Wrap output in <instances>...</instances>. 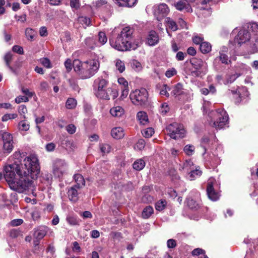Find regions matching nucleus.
Here are the masks:
<instances>
[{
  "mask_svg": "<svg viewBox=\"0 0 258 258\" xmlns=\"http://www.w3.org/2000/svg\"><path fill=\"white\" fill-rule=\"evenodd\" d=\"M20 151L13 155L14 163L5 168L4 177L10 188L19 193H23L32 186L33 179H36L40 169L37 158L34 156L25 157Z\"/></svg>",
  "mask_w": 258,
  "mask_h": 258,
  "instance_id": "f257e3e1",
  "label": "nucleus"
},
{
  "mask_svg": "<svg viewBox=\"0 0 258 258\" xmlns=\"http://www.w3.org/2000/svg\"><path fill=\"white\" fill-rule=\"evenodd\" d=\"M73 66L80 78L87 79L93 76L98 72L100 63L97 58L90 59L83 62L75 59Z\"/></svg>",
  "mask_w": 258,
  "mask_h": 258,
  "instance_id": "f03ea898",
  "label": "nucleus"
},
{
  "mask_svg": "<svg viewBox=\"0 0 258 258\" xmlns=\"http://www.w3.org/2000/svg\"><path fill=\"white\" fill-rule=\"evenodd\" d=\"M134 32L130 26L123 28L115 40L110 39L111 46L119 51H126L132 48L131 40Z\"/></svg>",
  "mask_w": 258,
  "mask_h": 258,
  "instance_id": "7ed1b4c3",
  "label": "nucleus"
},
{
  "mask_svg": "<svg viewBox=\"0 0 258 258\" xmlns=\"http://www.w3.org/2000/svg\"><path fill=\"white\" fill-rule=\"evenodd\" d=\"M108 82L102 78H98L95 80L94 84L97 89L95 91L96 96L101 99L109 100L110 96L113 98L117 96L116 92L112 88L107 87Z\"/></svg>",
  "mask_w": 258,
  "mask_h": 258,
  "instance_id": "20e7f679",
  "label": "nucleus"
},
{
  "mask_svg": "<svg viewBox=\"0 0 258 258\" xmlns=\"http://www.w3.org/2000/svg\"><path fill=\"white\" fill-rule=\"evenodd\" d=\"M167 133L169 136L175 140L182 138L185 134V131L182 124L173 122L169 124L166 128Z\"/></svg>",
  "mask_w": 258,
  "mask_h": 258,
  "instance_id": "39448f33",
  "label": "nucleus"
},
{
  "mask_svg": "<svg viewBox=\"0 0 258 258\" xmlns=\"http://www.w3.org/2000/svg\"><path fill=\"white\" fill-rule=\"evenodd\" d=\"M130 97L134 104L142 105L145 104L148 100V93L146 89L141 88L131 92Z\"/></svg>",
  "mask_w": 258,
  "mask_h": 258,
  "instance_id": "423d86ee",
  "label": "nucleus"
},
{
  "mask_svg": "<svg viewBox=\"0 0 258 258\" xmlns=\"http://www.w3.org/2000/svg\"><path fill=\"white\" fill-rule=\"evenodd\" d=\"M213 114L217 118V120L212 121V126L216 129L223 128L227 123L229 117L227 113L223 109H218L213 112Z\"/></svg>",
  "mask_w": 258,
  "mask_h": 258,
  "instance_id": "0eeeda50",
  "label": "nucleus"
},
{
  "mask_svg": "<svg viewBox=\"0 0 258 258\" xmlns=\"http://www.w3.org/2000/svg\"><path fill=\"white\" fill-rule=\"evenodd\" d=\"M3 141V150L6 153H11L14 148L13 140L12 135L9 133L0 131V139Z\"/></svg>",
  "mask_w": 258,
  "mask_h": 258,
  "instance_id": "6e6552de",
  "label": "nucleus"
},
{
  "mask_svg": "<svg viewBox=\"0 0 258 258\" xmlns=\"http://www.w3.org/2000/svg\"><path fill=\"white\" fill-rule=\"evenodd\" d=\"M68 165L64 160H55L53 164V172L55 176L59 177L67 170Z\"/></svg>",
  "mask_w": 258,
  "mask_h": 258,
  "instance_id": "1a4fd4ad",
  "label": "nucleus"
},
{
  "mask_svg": "<svg viewBox=\"0 0 258 258\" xmlns=\"http://www.w3.org/2000/svg\"><path fill=\"white\" fill-rule=\"evenodd\" d=\"M169 12V9L164 3L154 6V14L157 16L158 20L160 21L165 17Z\"/></svg>",
  "mask_w": 258,
  "mask_h": 258,
  "instance_id": "9d476101",
  "label": "nucleus"
},
{
  "mask_svg": "<svg viewBox=\"0 0 258 258\" xmlns=\"http://www.w3.org/2000/svg\"><path fill=\"white\" fill-rule=\"evenodd\" d=\"M250 38V33L246 29H240L234 38V43L241 45L248 41Z\"/></svg>",
  "mask_w": 258,
  "mask_h": 258,
  "instance_id": "9b49d317",
  "label": "nucleus"
},
{
  "mask_svg": "<svg viewBox=\"0 0 258 258\" xmlns=\"http://www.w3.org/2000/svg\"><path fill=\"white\" fill-rule=\"evenodd\" d=\"M214 179L210 178L208 180L207 186V194L209 198L213 201H216L219 199L220 195L216 192L213 187Z\"/></svg>",
  "mask_w": 258,
  "mask_h": 258,
  "instance_id": "f8f14e48",
  "label": "nucleus"
},
{
  "mask_svg": "<svg viewBox=\"0 0 258 258\" xmlns=\"http://www.w3.org/2000/svg\"><path fill=\"white\" fill-rule=\"evenodd\" d=\"M187 0H179L174 4L176 9L182 11L185 10L187 12H192L191 8L188 4Z\"/></svg>",
  "mask_w": 258,
  "mask_h": 258,
  "instance_id": "ddd939ff",
  "label": "nucleus"
},
{
  "mask_svg": "<svg viewBox=\"0 0 258 258\" xmlns=\"http://www.w3.org/2000/svg\"><path fill=\"white\" fill-rule=\"evenodd\" d=\"M48 228L45 226H41L35 230L34 237L35 239L40 240L42 239L47 232Z\"/></svg>",
  "mask_w": 258,
  "mask_h": 258,
  "instance_id": "4468645a",
  "label": "nucleus"
},
{
  "mask_svg": "<svg viewBox=\"0 0 258 258\" xmlns=\"http://www.w3.org/2000/svg\"><path fill=\"white\" fill-rule=\"evenodd\" d=\"M159 41V37L157 33L154 31L150 32L148 38L147 43L150 46H154Z\"/></svg>",
  "mask_w": 258,
  "mask_h": 258,
  "instance_id": "2eb2a0df",
  "label": "nucleus"
},
{
  "mask_svg": "<svg viewBox=\"0 0 258 258\" xmlns=\"http://www.w3.org/2000/svg\"><path fill=\"white\" fill-rule=\"evenodd\" d=\"M78 188L75 186L71 187L68 190V194L70 199L72 202H76L78 200Z\"/></svg>",
  "mask_w": 258,
  "mask_h": 258,
  "instance_id": "dca6fc26",
  "label": "nucleus"
},
{
  "mask_svg": "<svg viewBox=\"0 0 258 258\" xmlns=\"http://www.w3.org/2000/svg\"><path fill=\"white\" fill-rule=\"evenodd\" d=\"M112 137L116 139H120L124 135V131L120 127H115L111 130Z\"/></svg>",
  "mask_w": 258,
  "mask_h": 258,
  "instance_id": "f3484780",
  "label": "nucleus"
},
{
  "mask_svg": "<svg viewBox=\"0 0 258 258\" xmlns=\"http://www.w3.org/2000/svg\"><path fill=\"white\" fill-rule=\"evenodd\" d=\"M84 43L87 48L91 49H93L95 47L98 46V43L96 42L95 39L92 37L86 38Z\"/></svg>",
  "mask_w": 258,
  "mask_h": 258,
  "instance_id": "a211bd4d",
  "label": "nucleus"
},
{
  "mask_svg": "<svg viewBox=\"0 0 258 258\" xmlns=\"http://www.w3.org/2000/svg\"><path fill=\"white\" fill-rule=\"evenodd\" d=\"M165 23L166 27L175 31L178 29V25L176 22L170 17H166L165 19Z\"/></svg>",
  "mask_w": 258,
  "mask_h": 258,
  "instance_id": "6ab92c4d",
  "label": "nucleus"
},
{
  "mask_svg": "<svg viewBox=\"0 0 258 258\" xmlns=\"http://www.w3.org/2000/svg\"><path fill=\"white\" fill-rule=\"evenodd\" d=\"M187 206L191 209H198L200 207L199 202L193 199L191 196H189L187 199Z\"/></svg>",
  "mask_w": 258,
  "mask_h": 258,
  "instance_id": "aec40b11",
  "label": "nucleus"
},
{
  "mask_svg": "<svg viewBox=\"0 0 258 258\" xmlns=\"http://www.w3.org/2000/svg\"><path fill=\"white\" fill-rule=\"evenodd\" d=\"M74 178L76 182V184L74 185L75 187H77L78 188H80L83 186L85 185V181L81 174H76L74 175Z\"/></svg>",
  "mask_w": 258,
  "mask_h": 258,
  "instance_id": "412c9836",
  "label": "nucleus"
},
{
  "mask_svg": "<svg viewBox=\"0 0 258 258\" xmlns=\"http://www.w3.org/2000/svg\"><path fill=\"white\" fill-rule=\"evenodd\" d=\"M217 60L225 64H229L231 62L227 55L222 52H219V55L215 59V61Z\"/></svg>",
  "mask_w": 258,
  "mask_h": 258,
  "instance_id": "4be33fe9",
  "label": "nucleus"
},
{
  "mask_svg": "<svg viewBox=\"0 0 258 258\" xmlns=\"http://www.w3.org/2000/svg\"><path fill=\"white\" fill-rule=\"evenodd\" d=\"M110 113L114 117H120L123 115L124 110L120 106H116L110 109Z\"/></svg>",
  "mask_w": 258,
  "mask_h": 258,
  "instance_id": "5701e85b",
  "label": "nucleus"
},
{
  "mask_svg": "<svg viewBox=\"0 0 258 258\" xmlns=\"http://www.w3.org/2000/svg\"><path fill=\"white\" fill-rule=\"evenodd\" d=\"M183 93V87L182 84L178 83L173 88L172 91H171V95L174 96H180Z\"/></svg>",
  "mask_w": 258,
  "mask_h": 258,
  "instance_id": "b1692460",
  "label": "nucleus"
},
{
  "mask_svg": "<svg viewBox=\"0 0 258 258\" xmlns=\"http://www.w3.org/2000/svg\"><path fill=\"white\" fill-rule=\"evenodd\" d=\"M137 117L141 124L144 125L148 123V117L145 112H139L137 114Z\"/></svg>",
  "mask_w": 258,
  "mask_h": 258,
  "instance_id": "393cba45",
  "label": "nucleus"
},
{
  "mask_svg": "<svg viewBox=\"0 0 258 258\" xmlns=\"http://www.w3.org/2000/svg\"><path fill=\"white\" fill-rule=\"evenodd\" d=\"M153 212L154 210L151 206H147L142 212V217L144 219H148L153 214Z\"/></svg>",
  "mask_w": 258,
  "mask_h": 258,
  "instance_id": "a878e982",
  "label": "nucleus"
},
{
  "mask_svg": "<svg viewBox=\"0 0 258 258\" xmlns=\"http://www.w3.org/2000/svg\"><path fill=\"white\" fill-rule=\"evenodd\" d=\"M145 162L142 159L137 160L133 164V168L134 169L140 171L142 170L145 166Z\"/></svg>",
  "mask_w": 258,
  "mask_h": 258,
  "instance_id": "bb28decb",
  "label": "nucleus"
},
{
  "mask_svg": "<svg viewBox=\"0 0 258 258\" xmlns=\"http://www.w3.org/2000/svg\"><path fill=\"white\" fill-rule=\"evenodd\" d=\"M36 35V32L33 29L27 28L25 30V35L29 41H33Z\"/></svg>",
  "mask_w": 258,
  "mask_h": 258,
  "instance_id": "cd10ccee",
  "label": "nucleus"
},
{
  "mask_svg": "<svg viewBox=\"0 0 258 258\" xmlns=\"http://www.w3.org/2000/svg\"><path fill=\"white\" fill-rule=\"evenodd\" d=\"M200 49L203 53H207L211 51V45L208 42H203L201 43Z\"/></svg>",
  "mask_w": 258,
  "mask_h": 258,
  "instance_id": "c85d7f7f",
  "label": "nucleus"
},
{
  "mask_svg": "<svg viewBox=\"0 0 258 258\" xmlns=\"http://www.w3.org/2000/svg\"><path fill=\"white\" fill-rule=\"evenodd\" d=\"M190 62H191V63L193 68L195 70L201 69L203 66V64H204L203 61L201 59H200L194 58V59H192L190 61Z\"/></svg>",
  "mask_w": 258,
  "mask_h": 258,
  "instance_id": "c756f323",
  "label": "nucleus"
},
{
  "mask_svg": "<svg viewBox=\"0 0 258 258\" xmlns=\"http://www.w3.org/2000/svg\"><path fill=\"white\" fill-rule=\"evenodd\" d=\"M115 64L116 70L120 73H122L125 69L124 63L121 60L117 59L115 60Z\"/></svg>",
  "mask_w": 258,
  "mask_h": 258,
  "instance_id": "7c9ffc66",
  "label": "nucleus"
},
{
  "mask_svg": "<svg viewBox=\"0 0 258 258\" xmlns=\"http://www.w3.org/2000/svg\"><path fill=\"white\" fill-rule=\"evenodd\" d=\"M202 171L199 169H196V170H192L189 173L188 178L190 180H195L197 177H200L202 175Z\"/></svg>",
  "mask_w": 258,
  "mask_h": 258,
  "instance_id": "2f4dec72",
  "label": "nucleus"
},
{
  "mask_svg": "<svg viewBox=\"0 0 258 258\" xmlns=\"http://www.w3.org/2000/svg\"><path fill=\"white\" fill-rule=\"evenodd\" d=\"M166 204L167 202L166 200H161L156 203L155 209L157 211H161L165 208Z\"/></svg>",
  "mask_w": 258,
  "mask_h": 258,
  "instance_id": "473e14b6",
  "label": "nucleus"
},
{
  "mask_svg": "<svg viewBox=\"0 0 258 258\" xmlns=\"http://www.w3.org/2000/svg\"><path fill=\"white\" fill-rule=\"evenodd\" d=\"M77 105V101L74 99V98H69L66 104V107L68 109H73Z\"/></svg>",
  "mask_w": 258,
  "mask_h": 258,
  "instance_id": "72a5a7b5",
  "label": "nucleus"
},
{
  "mask_svg": "<svg viewBox=\"0 0 258 258\" xmlns=\"http://www.w3.org/2000/svg\"><path fill=\"white\" fill-rule=\"evenodd\" d=\"M29 124L26 120H22L19 122L18 128L22 131H27L29 129Z\"/></svg>",
  "mask_w": 258,
  "mask_h": 258,
  "instance_id": "f704fd0d",
  "label": "nucleus"
},
{
  "mask_svg": "<svg viewBox=\"0 0 258 258\" xmlns=\"http://www.w3.org/2000/svg\"><path fill=\"white\" fill-rule=\"evenodd\" d=\"M170 90V88L166 84H164L160 89V94L161 96H165L166 97L169 96L168 91Z\"/></svg>",
  "mask_w": 258,
  "mask_h": 258,
  "instance_id": "c9c22d12",
  "label": "nucleus"
},
{
  "mask_svg": "<svg viewBox=\"0 0 258 258\" xmlns=\"http://www.w3.org/2000/svg\"><path fill=\"white\" fill-rule=\"evenodd\" d=\"M12 57L13 54L11 52L7 53L4 56V60L7 66L11 70H13V68L10 66V62L12 61Z\"/></svg>",
  "mask_w": 258,
  "mask_h": 258,
  "instance_id": "e433bc0d",
  "label": "nucleus"
},
{
  "mask_svg": "<svg viewBox=\"0 0 258 258\" xmlns=\"http://www.w3.org/2000/svg\"><path fill=\"white\" fill-rule=\"evenodd\" d=\"M107 40L105 33L103 32H100L98 33V43L101 45H104Z\"/></svg>",
  "mask_w": 258,
  "mask_h": 258,
  "instance_id": "4c0bfd02",
  "label": "nucleus"
},
{
  "mask_svg": "<svg viewBox=\"0 0 258 258\" xmlns=\"http://www.w3.org/2000/svg\"><path fill=\"white\" fill-rule=\"evenodd\" d=\"M100 150L103 154H107L110 152L111 147L109 144H100Z\"/></svg>",
  "mask_w": 258,
  "mask_h": 258,
  "instance_id": "58836bf2",
  "label": "nucleus"
},
{
  "mask_svg": "<svg viewBox=\"0 0 258 258\" xmlns=\"http://www.w3.org/2000/svg\"><path fill=\"white\" fill-rule=\"evenodd\" d=\"M131 64L132 68L136 71H140L142 70V67L141 63L136 60H133Z\"/></svg>",
  "mask_w": 258,
  "mask_h": 258,
  "instance_id": "ea45409f",
  "label": "nucleus"
},
{
  "mask_svg": "<svg viewBox=\"0 0 258 258\" xmlns=\"http://www.w3.org/2000/svg\"><path fill=\"white\" fill-rule=\"evenodd\" d=\"M183 150L186 155L190 156L194 152L195 147L191 145H187L184 147Z\"/></svg>",
  "mask_w": 258,
  "mask_h": 258,
  "instance_id": "a19ab883",
  "label": "nucleus"
},
{
  "mask_svg": "<svg viewBox=\"0 0 258 258\" xmlns=\"http://www.w3.org/2000/svg\"><path fill=\"white\" fill-rule=\"evenodd\" d=\"M239 75L234 74L232 75H228L226 78V83L227 84L233 82L238 77Z\"/></svg>",
  "mask_w": 258,
  "mask_h": 258,
  "instance_id": "79ce46f5",
  "label": "nucleus"
},
{
  "mask_svg": "<svg viewBox=\"0 0 258 258\" xmlns=\"http://www.w3.org/2000/svg\"><path fill=\"white\" fill-rule=\"evenodd\" d=\"M18 115L16 113L6 114L3 116L2 120L3 121H7L9 119H15L17 117Z\"/></svg>",
  "mask_w": 258,
  "mask_h": 258,
  "instance_id": "37998d69",
  "label": "nucleus"
},
{
  "mask_svg": "<svg viewBox=\"0 0 258 258\" xmlns=\"http://www.w3.org/2000/svg\"><path fill=\"white\" fill-rule=\"evenodd\" d=\"M154 133V129L152 127H149L146 130L144 131L142 134L145 138H149L151 137Z\"/></svg>",
  "mask_w": 258,
  "mask_h": 258,
  "instance_id": "c03bdc74",
  "label": "nucleus"
},
{
  "mask_svg": "<svg viewBox=\"0 0 258 258\" xmlns=\"http://www.w3.org/2000/svg\"><path fill=\"white\" fill-rule=\"evenodd\" d=\"M67 220L71 225L75 226L79 224V221L75 217L68 216L67 218Z\"/></svg>",
  "mask_w": 258,
  "mask_h": 258,
  "instance_id": "a18cd8bd",
  "label": "nucleus"
},
{
  "mask_svg": "<svg viewBox=\"0 0 258 258\" xmlns=\"http://www.w3.org/2000/svg\"><path fill=\"white\" fill-rule=\"evenodd\" d=\"M169 111V107L167 103H163L160 108V112L163 115L166 114Z\"/></svg>",
  "mask_w": 258,
  "mask_h": 258,
  "instance_id": "49530a36",
  "label": "nucleus"
},
{
  "mask_svg": "<svg viewBox=\"0 0 258 258\" xmlns=\"http://www.w3.org/2000/svg\"><path fill=\"white\" fill-rule=\"evenodd\" d=\"M18 111L20 115L23 116L24 118H26L25 114L27 112V109L25 105H21L19 106Z\"/></svg>",
  "mask_w": 258,
  "mask_h": 258,
  "instance_id": "de8ad7c7",
  "label": "nucleus"
},
{
  "mask_svg": "<svg viewBox=\"0 0 258 258\" xmlns=\"http://www.w3.org/2000/svg\"><path fill=\"white\" fill-rule=\"evenodd\" d=\"M29 101V98L27 96H19L15 98L16 103L19 104L21 102H27Z\"/></svg>",
  "mask_w": 258,
  "mask_h": 258,
  "instance_id": "09e8293b",
  "label": "nucleus"
},
{
  "mask_svg": "<svg viewBox=\"0 0 258 258\" xmlns=\"http://www.w3.org/2000/svg\"><path fill=\"white\" fill-rule=\"evenodd\" d=\"M12 50L19 54H23L24 53L23 48L19 45H14L12 48Z\"/></svg>",
  "mask_w": 258,
  "mask_h": 258,
  "instance_id": "8fccbe9b",
  "label": "nucleus"
},
{
  "mask_svg": "<svg viewBox=\"0 0 258 258\" xmlns=\"http://www.w3.org/2000/svg\"><path fill=\"white\" fill-rule=\"evenodd\" d=\"M250 29L255 35H258V23L252 22L250 24Z\"/></svg>",
  "mask_w": 258,
  "mask_h": 258,
  "instance_id": "3c124183",
  "label": "nucleus"
},
{
  "mask_svg": "<svg viewBox=\"0 0 258 258\" xmlns=\"http://www.w3.org/2000/svg\"><path fill=\"white\" fill-rule=\"evenodd\" d=\"M41 63L47 68H51L50 62L47 58H42L40 60Z\"/></svg>",
  "mask_w": 258,
  "mask_h": 258,
  "instance_id": "603ef678",
  "label": "nucleus"
},
{
  "mask_svg": "<svg viewBox=\"0 0 258 258\" xmlns=\"http://www.w3.org/2000/svg\"><path fill=\"white\" fill-rule=\"evenodd\" d=\"M21 91L27 97H32L34 95H35L34 92H31L27 88H25L24 87H22L21 89Z\"/></svg>",
  "mask_w": 258,
  "mask_h": 258,
  "instance_id": "864d4df0",
  "label": "nucleus"
},
{
  "mask_svg": "<svg viewBox=\"0 0 258 258\" xmlns=\"http://www.w3.org/2000/svg\"><path fill=\"white\" fill-rule=\"evenodd\" d=\"M145 143L144 140L140 139L138 141L136 145V148H137L138 149L141 150L145 147Z\"/></svg>",
  "mask_w": 258,
  "mask_h": 258,
  "instance_id": "5fc2aeb1",
  "label": "nucleus"
},
{
  "mask_svg": "<svg viewBox=\"0 0 258 258\" xmlns=\"http://www.w3.org/2000/svg\"><path fill=\"white\" fill-rule=\"evenodd\" d=\"M167 246L169 248H174L176 246V242L173 239H169L167 241Z\"/></svg>",
  "mask_w": 258,
  "mask_h": 258,
  "instance_id": "6e6d98bb",
  "label": "nucleus"
},
{
  "mask_svg": "<svg viewBox=\"0 0 258 258\" xmlns=\"http://www.w3.org/2000/svg\"><path fill=\"white\" fill-rule=\"evenodd\" d=\"M176 74V71L174 68L167 70L165 73V76L167 78H170Z\"/></svg>",
  "mask_w": 258,
  "mask_h": 258,
  "instance_id": "4d7b16f0",
  "label": "nucleus"
},
{
  "mask_svg": "<svg viewBox=\"0 0 258 258\" xmlns=\"http://www.w3.org/2000/svg\"><path fill=\"white\" fill-rule=\"evenodd\" d=\"M66 130L70 134H73L76 132V126L72 124L67 126Z\"/></svg>",
  "mask_w": 258,
  "mask_h": 258,
  "instance_id": "13d9d810",
  "label": "nucleus"
},
{
  "mask_svg": "<svg viewBox=\"0 0 258 258\" xmlns=\"http://www.w3.org/2000/svg\"><path fill=\"white\" fill-rule=\"evenodd\" d=\"M70 6L72 8L78 9L80 7L79 0H71Z\"/></svg>",
  "mask_w": 258,
  "mask_h": 258,
  "instance_id": "bf43d9fd",
  "label": "nucleus"
},
{
  "mask_svg": "<svg viewBox=\"0 0 258 258\" xmlns=\"http://www.w3.org/2000/svg\"><path fill=\"white\" fill-rule=\"evenodd\" d=\"M192 255H199L200 254H204L205 253V251L200 248H197L194 249L191 252Z\"/></svg>",
  "mask_w": 258,
  "mask_h": 258,
  "instance_id": "052dcab7",
  "label": "nucleus"
},
{
  "mask_svg": "<svg viewBox=\"0 0 258 258\" xmlns=\"http://www.w3.org/2000/svg\"><path fill=\"white\" fill-rule=\"evenodd\" d=\"M193 42L196 44H200L203 42L204 38L199 36H195L192 38Z\"/></svg>",
  "mask_w": 258,
  "mask_h": 258,
  "instance_id": "680f3d73",
  "label": "nucleus"
},
{
  "mask_svg": "<svg viewBox=\"0 0 258 258\" xmlns=\"http://www.w3.org/2000/svg\"><path fill=\"white\" fill-rule=\"evenodd\" d=\"M23 222L22 219H18L12 220L11 222V225L13 226H18L21 225Z\"/></svg>",
  "mask_w": 258,
  "mask_h": 258,
  "instance_id": "e2e57ef3",
  "label": "nucleus"
},
{
  "mask_svg": "<svg viewBox=\"0 0 258 258\" xmlns=\"http://www.w3.org/2000/svg\"><path fill=\"white\" fill-rule=\"evenodd\" d=\"M118 82L120 85H122L121 88L128 87V82L123 78H119L118 79Z\"/></svg>",
  "mask_w": 258,
  "mask_h": 258,
  "instance_id": "0e129e2a",
  "label": "nucleus"
},
{
  "mask_svg": "<svg viewBox=\"0 0 258 258\" xmlns=\"http://www.w3.org/2000/svg\"><path fill=\"white\" fill-rule=\"evenodd\" d=\"M121 90H122V92H121V95L120 96V98L122 99H123L127 97V96L128 94V91H129L128 87L121 88Z\"/></svg>",
  "mask_w": 258,
  "mask_h": 258,
  "instance_id": "69168bd1",
  "label": "nucleus"
},
{
  "mask_svg": "<svg viewBox=\"0 0 258 258\" xmlns=\"http://www.w3.org/2000/svg\"><path fill=\"white\" fill-rule=\"evenodd\" d=\"M178 24L182 29L187 28L186 22L181 18L178 19Z\"/></svg>",
  "mask_w": 258,
  "mask_h": 258,
  "instance_id": "338daca9",
  "label": "nucleus"
},
{
  "mask_svg": "<svg viewBox=\"0 0 258 258\" xmlns=\"http://www.w3.org/2000/svg\"><path fill=\"white\" fill-rule=\"evenodd\" d=\"M64 66L68 72H70L72 69V61L70 59H68L64 62Z\"/></svg>",
  "mask_w": 258,
  "mask_h": 258,
  "instance_id": "774afa93",
  "label": "nucleus"
}]
</instances>
